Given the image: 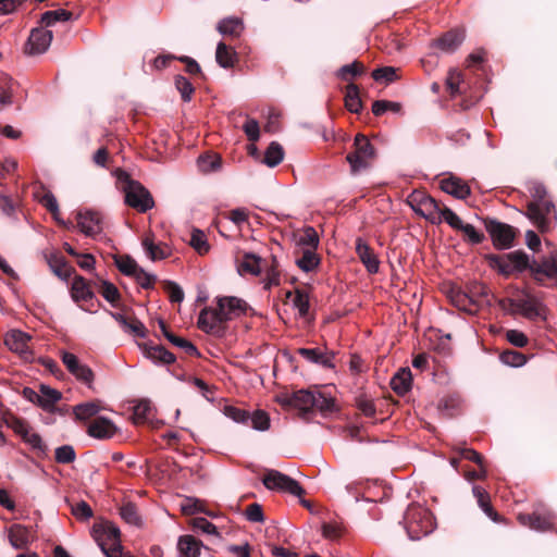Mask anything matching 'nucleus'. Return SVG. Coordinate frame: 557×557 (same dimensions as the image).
<instances>
[{
    "instance_id": "obj_1",
    "label": "nucleus",
    "mask_w": 557,
    "mask_h": 557,
    "mask_svg": "<svg viewBox=\"0 0 557 557\" xmlns=\"http://www.w3.org/2000/svg\"><path fill=\"white\" fill-rule=\"evenodd\" d=\"M248 304L235 296H223L215 299L214 307L202 309L198 318V326L206 333L221 334L224 323L246 313Z\"/></svg>"
},
{
    "instance_id": "obj_2",
    "label": "nucleus",
    "mask_w": 557,
    "mask_h": 557,
    "mask_svg": "<svg viewBox=\"0 0 557 557\" xmlns=\"http://www.w3.org/2000/svg\"><path fill=\"white\" fill-rule=\"evenodd\" d=\"M500 306L510 314H519L530 321H544L547 318V308L542 299L525 288L513 289L500 301Z\"/></svg>"
},
{
    "instance_id": "obj_3",
    "label": "nucleus",
    "mask_w": 557,
    "mask_h": 557,
    "mask_svg": "<svg viewBox=\"0 0 557 557\" xmlns=\"http://www.w3.org/2000/svg\"><path fill=\"white\" fill-rule=\"evenodd\" d=\"M91 535L107 557H122L121 533L111 522L94 524Z\"/></svg>"
},
{
    "instance_id": "obj_4",
    "label": "nucleus",
    "mask_w": 557,
    "mask_h": 557,
    "mask_svg": "<svg viewBox=\"0 0 557 557\" xmlns=\"http://www.w3.org/2000/svg\"><path fill=\"white\" fill-rule=\"evenodd\" d=\"M2 420L5 425L13 430L22 441L27 444L32 449L45 453L46 445L44 444L41 436L34 431V429L22 418H18L14 413L5 411L2 413Z\"/></svg>"
},
{
    "instance_id": "obj_5",
    "label": "nucleus",
    "mask_w": 557,
    "mask_h": 557,
    "mask_svg": "<svg viewBox=\"0 0 557 557\" xmlns=\"http://www.w3.org/2000/svg\"><path fill=\"white\" fill-rule=\"evenodd\" d=\"M410 208L433 224L441 223V206L435 199L423 191L414 190L407 199Z\"/></svg>"
},
{
    "instance_id": "obj_6",
    "label": "nucleus",
    "mask_w": 557,
    "mask_h": 557,
    "mask_svg": "<svg viewBox=\"0 0 557 557\" xmlns=\"http://www.w3.org/2000/svg\"><path fill=\"white\" fill-rule=\"evenodd\" d=\"M122 178L125 180L123 190L126 205L139 212H146L154 206L150 193L140 183L128 180V175L125 173L120 176V180Z\"/></svg>"
},
{
    "instance_id": "obj_7",
    "label": "nucleus",
    "mask_w": 557,
    "mask_h": 557,
    "mask_svg": "<svg viewBox=\"0 0 557 557\" xmlns=\"http://www.w3.org/2000/svg\"><path fill=\"white\" fill-rule=\"evenodd\" d=\"M375 157V151L369 139L358 134L354 141V151L346 157L354 173L367 169Z\"/></svg>"
},
{
    "instance_id": "obj_8",
    "label": "nucleus",
    "mask_w": 557,
    "mask_h": 557,
    "mask_svg": "<svg viewBox=\"0 0 557 557\" xmlns=\"http://www.w3.org/2000/svg\"><path fill=\"white\" fill-rule=\"evenodd\" d=\"M406 522L409 536L414 540L429 534L433 530L431 513L419 506H412L408 509Z\"/></svg>"
},
{
    "instance_id": "obj_9",
    "label": "nucleus",
    "mask_w": 557,
    "mask_h": 557,
    "mask_svg": "<svg viewBox=\"0 0 557 557\" xmlns=\"http://www.w3.org/2000/svg\"><path fill=\"white\" fill-rule=\"evenodd\" d=\"M527 216L541 233L549 231L557 219L552 201L529 202Z\"/></svg>"
},
{
    "instance_id": "obj_10",
    "label": "nucleus",
    "mask_w": 557,
    "mask_h": 557,
    "mask_svg": "<svg viewBox=\"0 0 557 557\" xmlns=\"http://www.w3.org/2000/svg\"><path fill=\"white\" fill-rule=\"evenodd\" d=\"M262 482L269 490L286 492L294 496H301L304 493L302 487L296 480L277 470L268 471L263 476Z\"/></svg>"
},
{
    "instance_id": "obj_11",
    "label": "nucleus",
    "mask_w": 557,
    "mask_h": 557,
    "mask_svg": "<svg viewBox=\"0 0 557 557\" xmlns=\"http://www.w3.org/2000/svg\"><path fill=\"white\" fill-rule=\"evenodd\" d=\"M30 336L20 330H12L7 333L4 344L7 347L17 354L25 361H32L34 356L29 347Z\"/></svg>"
},
{
    "instance_id": "obj_12",
    "label": "nucleus",
    "mask_w": 557,
    "mask_h": 557,
    "mask_svg": "<svg viewBox=\"0 0 557 557\" xmlns=\"http://www.w3.org/2000/svg\"><path fill=\"white\" fill-rule=\"evenodd\" d=\"M61 359L67 371L82 383L91 386L94 382V372L85 363H82L78 358L69 351H61Z\"/></svg>"
},
{
    "instance_id": "obj_13",
    "label": "nucleus",
    "mask_w": 557,
    "mask_h": 557,
    "mask_svg": "<svg viewBox=\"0 0 557 557\" xmlns=\"http://www.w3.org/2000/svg\"><path fill=\"white\" fill-rule=\"evenodd\" d=\"M487 231L496 248L508 249L512 246L516 233L510 225L493 221L487 225Z\"/></svg>"
},
{
    "instance_id": "obj_14",
    "label": "nucleus",
    "mask_w": 557,
    "mask_h": 557,
    "mask_svg": "<svg viewBox=\"0 0 557 557\" xmlns=\"http://www.w3.org/2000/svg\"><path fill=\"white\" fill-rule=\"evenodd\" d=\"M277 400L283 406L294 407L302 412H308L314 407V393L300 389L290 395H282Z\"/></svg>"
},
{
    "instance_id": "obj_15",
    "label": "nucleus",
    "mask_w": 557,
    "mask_h": 557,
    "mask_svg": "<svg viewBox=\"0 0 557 557\" xmlns=\"http://www.w3.org/2000/svg\"><path fill=\"white\" fill-rule=\"evenodd\" d=\"M52 32L44 28L33 29L25 52L29 55L41 54L48 50L52 41Z\"/></svg>"
},
{
    "instance_id": "obj_16",
    "label": "nucleus",
    "mask_w": 557,
    "mask_h": 557,
    "mask_svg": "<svg viewBox=\"0 0 557 557\" xmlns=\"http://www.w3.org/2000/svg\"><path fill=\"white\" fill-rule=\"evenodd\" d=\"M530 271L540 283L545 278L557 280V255H550L541 262L533 261Z\"/></svg>"
},
{
    "instance_id": "obj_17",
    "label": "nucleus",
    "mask_w": 557,
    "mask_h": 557,
    "mask_svg": "<svg viewBox=\"0 0 557 557\" xmlns=\"http://www.w3.org/2000/svg\"><path fill=\"white\" fill-rule=\"evenodd\" d=\"M141 245L151 261L163 260L171 256L170 246L161 242L157 243L152 233H147L144 236Z\"/></svg>"
},
{
    "instance_id": "obj_18",
    "label": "nucleus",
    "mask_w": 557,
    "mask_h": 557,
    "mask_svg": "<svg viewBox=\"0 0 557 557\" xmlns=\"http://www.w3.org/2000/svg\"><path fill=\"white\" fill-rule=\"evenodd\" d=\"M119 429L115 424L108 418L99 417L92 420L87 429V433L89 436L98 438V440H109L112 438Z\"/></svg>"
},
{
    "instance_id": "obj_19",
    "label": "nucleus",
    "mask_w": 557,
    "mask_h": 557,
    "mask_svg": "<svg viewBox=\"0 0 557 557\" xmlns=\"http://www.w3.org/2000/svg\"><path fill=\"white\" fill-rule=\"evenodd\" d=\"M8 540L13 548L24 549L32 543L33 534L27 527L14 523L8 528Z\"/></svg>"
},
{
    "instance_id": "obj_20",
    "label": "nucleus",
    "mask_w": 557,
    "mask_h": 557,
    "mask_svg": "<svg viewBox=\"0 0 557 557\" xmlns=\"http://www.w3.org/2000/svg\"><path fill=\"white\" fill-rule=\"evenodd\" d=\"M77 225L81 232L87 236H95L102 230L100 215L94 211L79 212L77 214Z\"/></svg>"
},
{
    "instance_id": "obj_21",
    "label": "nucleus",
    "mask_w": 557,
    "mask_h": 557,
    "mask_svg": "<svg viewBox=\"0 0 557 557\" xmlns=\"http://www.w3.org/2000/svg\"><path fill=\"white\" fill-rule=\"evenodd\" d=\"M518 520L522 525L529 527L536 531L549 530L553 525L554 517L550 512L532 515H519Z\"/></svg>"
},
{
    "instance_id": "obj_22",
    "label": "nucleus",
    "mask_w": 557,
    "mask_h": 557,
    "mask_svg": "<svg viewBox=\"0 0 557 557\" xmlns=\"http://www.w3.org/2000/svg\"><path fill=\"white\" fill-rule=\"evenodd\" d=\"M298 354L312 363H317L329 369L334 368L333 360L335 355L333 351H322L318 348H299Z\"/></svg>"
},
{
    "instance_id": "obj_23",
    "label": "nucleus",
    "mask_w": 557,
    "mask_h": 557,
    "mask_svg": "<svg viewBox=\"0 0 557 557\" xmlns=\"http://www.w3.org/2000/svg\"><path fill=\"white\" fill-rule=\"evenodd\" d=\"M441 189L458 199H465L470 195V187L467 183L456 176L441 180Z\"/></svg>"
},
{
    "instance_id": "obj_24",
    "label": "nucleus",
    "mask_w": 557,
    "mask_h": 557,
    "mask_svg": "<svg viewBox=\"0 0 557 557\" xmlns=\"http://www.w3.org/2000/svg\"><path fill=\"white\" fill-rule=\"evenodd\" d=\"M463 38L465 34L462 30L454 29L435 40L433 47L443 53H451L462 44Z\"/></svg>"
},
{
    "instance_id": "obj_25",
    "label": "nucleus",
    "mask_w": 557,
    "mask_h": 557,
    "mask_svg": "<svg viewBox=\"0 0 557 557\" xmlns=\"http://www.w3.org/2000/svg\"><path fill=\"white\" fill-rule=\"evenodd\" d=\"M356 252L360 261L364 264L370 273H376L380 268V261L374 251L362 239L356 242Z\"/></svg>"
},
{
    "instance_id": "obj_26",
    "label": "nucleus",
    "mask_w": 557,
    "mask_h": 557,
    "mask_svg": "<svg viewBox=\"0 0 557 557\" xmlns=\"http://www.w3.org/2000/svg\"><path fill=\"white\" fill-rule=\"evenodd\" d=\"M202 546L193 535H182L177 541L178 557H199Z\"/></svg>"
},
{
    "instance_id": "obj_27",
    "label": "nucleus",
    "mask_w": 557,
    "mask_h": 557,
    "mask_svg": "<svg viewBox=\"0 0 557 557\" xmlns=\"http://www.w3.org/2000/svg\"><path fill=\"white\" fill-rule=\"evenodd\" d=\"M141 348L145 357H147L154 363L171 364L175 361L174 355L166 350L163 346H152L145 344L141 346Z\"/></svg>"
},
{
    "instance_id": "obj_28",
    "label": "nucleus",
    "mask_w": 557,
    "mask_h": 557,
    "mask_svg": "<svg viewBox=\"0 0 557 557\" xmlns=\"http://www.w3.org/2000/svg\"><path fill=\"white\" fill-rule=\"evenodd\" d=\"M71 296L75 302L92 299L94 293L83 276H75L71 284Z\"/></svg>"
},
{
    "instance_id": "obj_29",
    "label": "nucleus",
    "mask_w": 557,
    "mask_h": 557,
    "mask_svg": "<svg viewBox=\"0 0 557 557\" xmlns=\"http://www.w3.org/2000/svg\"><path fill=\"white\" fill-rule=\"evenodd\" d=\"M412 375L408 368L399 369L391 380V386L398 395H405L411 387Z\"/></svg>"
},
{
    "instance_id": "obj_30",
    "label": "nucleus",
    "mask_w": 557,
    "mask_h": 557,
    "mask_svg": "<svg viewBox=\"0 0 557 557\" xmlns=\"http://www.w3.org/2000/svg\"><path fill=\"white\" fill-rule=\"evenodd\" d=\"M472 493L478 500V505L484 511V513L494 522H498L499 516L491 505V498L488 493L479 485H474L472 487Z\"/></svg>"
},
{
    "instance_id": "obj_31",
    "label": "nucleus",
    "mask_w": 557,
    "mask_h": 557,
    "mask_svg": "<svg viewBox=\"0 0 557 557\" xmlns=\"http://www.w3.org/2000/svg\"><path fill=\"white\" fill-rule=\"evenodd\" d=\"M215 60L221 67L231 69L237 62V53L224 42H219L215 51Z\"/></svg>"
},
{
    "instance_id": "obj_32",
    "label": "nucleus",
    "mask_w": 557,
    "mask_h": 557,
    "mask_svg": "<svg viewBox=\"0 0 557 557\" xmlns=\"http://www.w3.org/2000/svg\"><path fill=\"white\" fill-rule=\"evenodd\" d=\"M218 32L223 36L239 37L244 30V23L238 17H226L219 22Z\"/></svg>"
},
{
    "instance_id": "obj_33",
    "label": "nucleus",
    "mask_w": 557,
    "mask_h": 557,
    "mask_svg": "<svg viewBox=\"0 0 557 557\" xmlns=\"http://www.w3.org/2000/svg\"><path fill=\"white\" fill-rule=\"evenodd\" d=\"M261 258L255 253H245L239 262L237 270L240 275H259L261 273Z\"/></svg>"
},
{
    "instance_id": "obj_34",
    "label": "nucleus",
    "mask_w": 557,
    "mask_h": 557,
    "mask_svg": "<svg viewBox=\"0 0 557 557\" xmlns=\"http://www.w3.org/2000/svg\"><path fill=\"white\" fill-rule=\"evenodd\" d=\"M61 397L62 394L59 391L47 385H40L38 406L44 410L50 411Z\"/></svg>"
},
{
    "instance_id": "obj_35",
    "label": "nucleus",
    "mask_w": 557,
    "mask_h": 557,
    "mask_svg": "<svg viewBox=\"0 0 557 557\" xmlns=\"http://www.w3.org/2000/svg\"><path fill=\"white\" fill-rule=\"evenodd\" d=\"M160 329H161L162 334L165 336V338L170 343H172L174 346L184 349L185 352L190 355V356H197L198 355V350H197L196 346L193 343H190L189 341H187V339H185L183 337L176 336L173 333H171L166 329L165 324L162 321H160Z\"/></svg>"
},
{
    "instance_id": "obj_36",
    "label": "nucleus",
    "mask_w": 557,
    "mask_h": 557,
    "mask_svg": "<svg viewBox=\"0 0 557 557\" xmlns=\"http://www.w3.org/2000/svg\"><path fill=\"white\" fill-rule=\"evenodd\" d=\"M296 264L304 272H311L320 264V258L315 249H302L301 256L296 259Z\"/></svg>"
},
{
    "instance_id": "obj_37",
    "label": "nucleus",
    "mask_w": 557,
    "mask_h": 557,
    "mask_svg": "<svg viewBox=\"0 0 557 557\" xmlns=\"http://www.w3.org/2000/svg\"><path fill=\"white\" fill-rule=\"evenodd\" d=\"M101 410V405L99 400L87 401L83 404H78L74 406L73 412L77 420H87L94 416H96Z\"/></svg>"
},
{
    "instance_id": "obj_38",
    "label": "nucleus",
    "mask_w": 557,
    "mask_h": 557,
    "mask_svg": "<svg viewBox=\"0 0 557 557\" xmlns=\"http://www.w3.org/2000/svg\"><path fill=\"white\" fill-rule=\"evenodd\" d=\"M345 107L352 113H358L362 108V102L359 96V88L355 84H349L346 87Z\"/></svg>"
},
{
    "instance_id": "obj_39",
    "label": "nucleus",
    "mask_w": 557,
    "mask_h": 557,
    "mask_svg": "<svg viewBox=\"0 0 557 557\" xmlns=\"http://www.w3.org/2000/svg\"><path fill=\"white\" fill-rule=\"evenodd\" d=\"M283 158H284L283 147L280 144L273 141L269 145V147L265 150L263 162L268 166L274 168L283 161Z\"/></svg>"
},
{
    "instance_id": "obj_40",
    "label": "nucleus",
    "mask_w": 557,
    "mask_h": 557,
    "mask_svg": "<svg viewBox=\"0 0 557 557\" xmlns=\"http://www.w3.org/2000/svg\"><path fill=\"white\" fill-rule=\"evenodd\" d=\"M319 242L318 233L312 226L305 227L297 239L302 249H317Z\"/></svg>"
},
{
    "instance_id": "obj_41",
    "label": "nucleus",
    "mask_w": 557,
    "mask_h": 557,
    "mask_svg": "<svg viewBox=\"0 0 557 557\" xmlns=\"http://www.w3.org/2000/svg\"><path fill=\"white\" fill-rule=\"evenodd\" d=\"M14 86V82L9 77L0 81V107L13 103Z\"/></svg>"
},
{
    "instance_id": "obj_42",
    "label": "nucleus",
    "mask_w": 557,
    "mask_h": 557,
    "mask_svg": "<svg viewBox=\"0 0 557 557\" xmlns=\"http://www.w3.org/2000/svg\"><path fill=\"white\" fill-rule=\"evenodd\" d=\"M366 72V67L362 63L358 61H354L350 64L343 65L338 72L337 76L343 81H349L351 77L359 76Z\"/></svg>"
},
{
    "instance_id": "obj_43",
    "label": "nucleus",
    "mask_w": 557,
    "mask_h": 557,
    "mask_svg": "<svg viewBox=\"0 0 557 557\" xmlns=\"http://www.w3.org/2000/svg\"><path fill=\"white\" fill-rule=\"evenodd\" d=\"M403 106L400 102L389 101V100H376L372 104V112L374 115L379 116L384 114L387 111L394 113H400Z\"/></svg>"
},
{
    "instance_id": "obj_44",
    "label": "nucleus",
    "mask_w": 557,
    "mask_h": 557,
    "mask_svg": "<svg viewBox=\"0 0 557 557\" xmlns=\"http://www.w3.org/2000/svg\"><path fill=\"white\" fill-rule=\"evenodd\" d=\"M293 306L297 309L299 315L305 318L310 308L309 295L302 289H296L294 293Z\"/></svg>"
},
{
    "instance_id": "obj_45",
    "label": "nucleus",
    "mask_w": 557,
    "mask_h": 557,
    "mask_svg": "<svg viewBox=\"0 0 557 557\" xmlns=\"http://www.w3.org/2000/svg\"><path fill=\"white\" fill-rule=\"evenodd\" d=\"M508 259H509V257L507 253L504 256H492L490 258V261H491V265L494 269L498 270L499 273L508 276L516 272L511 262Z\"/></svg>"
},
{
    "instance_id": "obj_46",
    "label": "nucleus",
    "mask_w": 557,
    "mask_h": 557,
    "mask_svg": "<svg viewBox=\"0 0 557 557\" xmlns=\"http://www.w3.org/2000/svg\"><path fill=\"white\" fill-rule=\"evenodd\" d=\"M71 16L72 13L63 9L47 11L41 15V23L45 26H51L58 21H67Z\"/></svg>"
},
{
    "instance_id": "obj_47",
    "label": "nucleus",
    "mask_w": 557,
    "mask_h": 557,
    "mask_svg": "<svg viewBox=\"0 0 557 557\" xmlns=\"http://www.w3.org/2000/svg\"><path fill=\"white\" fill-rule=\"evenodd\" d=\"M100 293L113 307L119 306L121 294L114 284L107 281L102 282Z\"/></svg>"
},
{
    "instance_id": "obj_48",
    "label": "nucleus",
    "mask_w": 557,
    "mask_h": 557,
    "mask_svg": "<svg viewBox=\"0 0 557 557\" xmlns=\"http://www.w3.org/2000/svg\"><path fill=\"white\" fill-rule=\"evenodd\" d=\"M500 361L509 367H522L527 362V357L516 350H506L500 355Z\"/></svg>"
},
{
    "instance_id": "obj_49",
    "label": "nucleus",
    "mask_w": 557,
    "mask_h": 557,
    "mask_svg": "<svg viewBox=\"0 0 557 557\" xmlns=\"http://www.w3.org/2000/svg\"><path fill=\"white\" fill-rule=\"evenodd\" d=\"M115 264L117 269L127 276H133L140 268L137 262L128 256L116 258Z\"/></svg>"
},
{
    "instance_id": "obj_50",
    "label": "nucleus",
    "mask_w": 557,
    "mask_h": 557,
    "mask_svg": "<svg viewBox=\"0 0 557 557\" xmlns=\"http://www.w3.org/2000/svg\"><path fill=\"white\" fill-rule=\"evenodd\" d=\"M152 410L151 403L149 400L143 399L139 400L134 406L133 419L136 424L143 423L149 416Z\"/></svg>"
},
{
    "instance_id": "obj_51",
    "label": "nucleus",
    "mask_w": 557,
    "mask_h": 557,
    "mask_svg": "<svg viewBox=\"0 0 557 557\" xmlns=\"http://www.w3.org/2000/svg\"><path fill=\"white\" fill-rule=\"evenodd\" d=\"M280 285V271L275 257H272V263L268 267L264 277V288L270 289L272 286Z\"/></svg>"
},
{
    "instance_id": "obj_52",
    "label": "nucleus",
    "mask_w": 557,
    "mask_h": 557,
    "mask_svg": "<svg viewBox=\"0 0 557 557\" xmlns=\"http://www.w3.org/2000/svg\"><path fill=\"white\" fill-rule=\"evenodd\" d=\"M462 73L456 69L448 72L446 78V88L451 96L460 94V84L462 83Z\"/></svg>"
},
{
    "instance_id": "obj_53",
    "label": "nucleus",
    "mask_w": 557,
    "mask_h": 557,
    "mask_svg": "<svg viewBox=\"0 0 557 557\" xmlns=\"http://www.w3.org/2000/svg\"><path fill=\"white\" fill-rule=\"evenodd\" d=\"M508 260L511 262L516 272H522L530 269L531 263L529 261V257L523 251H512L508 253Z\"/></svg>"
},
{
    "instance_id": "obj_54",
    "label": "nucleus",
    "mask_w": 557,
    "mask_h": 557,
    "mask_svg": "<svg viewBox=\"0 0 557 557\" xmlns=\"http://www.w3.org/2000/svg\"><path fill=\"white\" fill-rule=\"evenodd\" d=\"M190 245L199 255H205L209 251L207 237L205 233L199 230H195L191 233Z\"/></svg>"
},
{
    "instance_id": "obj_55",
    "label": "nucleus",
    "mask_w": 557,
    "mask_h": 557,
    "mask_svg": "<svg viewBox=\"0 0 557 557\" xmlns=\"http://www.w3.org/2000/svg\"><path fill=\"white\" fill-rule=\"evenodd\" d=\"M372 77L376 82L392 83L397 79V71L392 66L379 67L372 72Z\"/></svg>"
},
{
    "instance_id": "obj_56",
    "label": "nucleus",
    "mask_w": 557,
    "mask_h": 557,
    "mask_svg": "<svg viewBox=\"0 0 557 557\" xmlns=\"http://www.w3.org/2000/svg\"><path fill=\"white\" fill-rule=\"evenodd\" d=\"M175 87L180 91L184 101H189L194 94V87L191 83L184 76L178 75L175 77Z\"/></svg>"
},
{
    "instance_id": "obj_57",
    "label": "nucleus",
    "mask_w": 557,
    "mask_h": 557,
    "mask_svg": "<svg viewBox=\"0 0 557 557\" xmlns=\"http://www.w3.org/2000/svg\"><path fill=\"white\" fill-rule=\"evenodd\" d=\"M122 519L133 525H139L140 524V517L137 512L136 507L133 504H126L121 507L120 510Z\"/></svg>"
},
{
    "instance_id": "obj_58",
    "label": "nucleus",
    "mask_w": 557,
    "mask_h": 557,
    "mask_svg": "<svg viewBox=\"0 0 557 557\" xmlns=\"http://www.w3.org/2000/svg\"><path fill=\"white\" fill-rule=\"evenodd\" d=\"M445 221L451 228L459 231L462 220L449 208L443 206L441 209V222Z\"/></svg>"
},
{
    "instance_id": "obj_59",
    "label": "nucleus",
    "mask_w": 557,
    "mask_h": 557,
    "mask_svg": "<svg viewBox=\"0 0 557 557\" xmlns=\"http://www.w3.org/2000/svg\"><path fill=\"white\" fill-rule=\"evenodd\" d=\"M40 203L48 210L52 213L54 220H57L59 223H63L60 218H59V214H60V210H59V205H58V201H57V198L54 197L53 194L51 193H46L41 199H40Z\"/></svg>"
},
{
    "instance_id": "obj_60",
    "label": "nucleus",
    "mask_w": 557,
    "mask_h": 557,
    "mask_svg": "<svg viewBox=\"0 0 557 557\" xmlns=\"http://www.w3.org/2000/svg\"><path fill=\"white\" fill-rule=\"evenodd\" d=\"M191 527L206 534L210 535H219L216 527L208 521L206 518L197 517L191 520Z\"/></svg>"
},
{
    "instance_id": "obj_61",
    "label": "nucleus",
    "mask_w": 557,
    "mask_h": 557,
    "mask_svg": "<svg viewBox=\"0 0 557 557\" xmlns=\"http://www.w3.org/2000/svg\"><path fill=\"white\" fill-rule=\"evenodd\" d=\"M75 450L71 445H63L55 449V461L59 463H70L75 460Z\"/></svg>"
},
{
    "instance_id": "obj_62",
    "label": "nucleus",
    "mask_w": 557,
    "mask_h": 557,
    "mask_svg": "<svg viewBox=\"0 0 557 557\" xmlns=\"http://www.w3.org/2000/svg\"><path fill=\"white\" fill-rule=\"evenodd\" d=\"M248 421L251 422L253 429L259 431H265L270 426V419L263 411H256L252 416L248 414Z\"/></svg>"
},
{
    "instance_id": "obj_63",
    "label": "nucleus",
    "mask_w": 557,
    "mask_h": 557,
    "mask_svg": "<svg viewBox=\"0 0 557 557\" xmlns=\"http://www.w3.org/2000/svg\"><path fill=\"white\" fill-rule=\"evenodd\" d=\"M344 529L338 523H324L322 525V535L329 541H337L343 535Z\"/></svg>"
},
{
    "instance_id": "obj_64",
    "label": "nucleus",
    "mask_w": 557,
    "mask_h": 557,
    "mask_svg": "<svg viewBox=\"0 0 557 557\" xmlns=\"http://www.w3.org/2000/svg\"><path fill=\"white\" fill-rule=\"evenodd\" d=\"M459 231L462 232L465 237L472 244H480L484 238L483 233L469 223H463Z\"/></svg>"
}]
</instances>
